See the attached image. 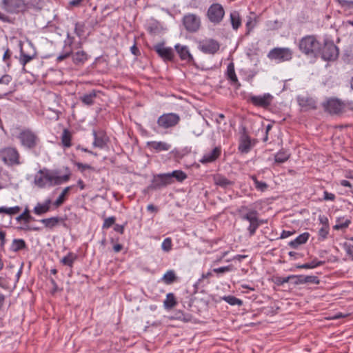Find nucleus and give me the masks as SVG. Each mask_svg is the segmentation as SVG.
<instances>
[{
  "label": "nucleus",
  "mask_w": 353,
  "mask_h": 353,
  "mask_svg": "<svg viewBox=\"0 0 353 353\" xmlns=\"http://www.w3.org/2000/svg\"><path fill=\"white\" fill-rule=\"evenodd\" d=\"M66 173L63 176H58V171L51 172L48 170H40L39 176L34 177V183L41 188L46 186L58 185L70 180L71 172L68 167L65 168Z\"/></svg>",
  "instance_id": "nucleus-1"
},
{
  "label": "nucleus",
  "mask_w": 353,
  "mask_h": 353,
  "mask_svg": "<svg viewBox=\"0 0 353 353\" xmlns=\"http://www.w3.org/2000/svg\"><path fill=\"white\" fill-rule=\"evenodd\" d=\"M236 213L243 221L250 223L248 231L250 236L255 234L256 231L263 223V221L259 218V212L254 209H250L246 205H241L236 209Z\"/></svg>",
  "instance_id": "nucleus-2"
},
{
  "label": "nucleus",
  "mask_w": 353,
  "mask_h": 353,
  "mask_svg": "<svg viewBox=\"0 0 353 353\" xmlns=\"http://www.w3.org/2000/svg\"><path fill=\"white\" fill-rule=\"evenodd\" d=\"M299 50L307 57L317 58L320 56L321 43L314 35H306L299 42Z\"/></svg>",
  "instance_id": "nucleus-3"
},
{
  "label": "nucleus",
  "mask_w": 353,
  "mask_h": 353,
  "mask_svg": "<svg viewBox=\"0 0 353 353\" xmlns=\"http://www.w3.org/2000/svg\"><path fill=\"white\" fill-rule=\"evenodd\" d=\"M17 138L23 148L31 151L35 150L41 143L37 134L30 128L22 129Z\"/></svg>",
  "instance_id": "nucleus-4"
},
{
  "label": "nucleus",
  "mask_w": 353,
  "mask_h": 353,
  "mask_svg": "<svg viewBox=\"0 0 353 353\" xmlns=\"http://www.w3.org/2000/svg\"><path fill=\"white\" fill-rule=\"evenodd\" d=\"M241 95L246 101L255 107L268 109L272 103L274 97L270 93L254 95L253 94H246L242 92Z\"/></svg>",
  "instance_id": "nucleus-5"
},
{
  "label": "nucleus",
  "mask_w": 353,
  "mask_h": 353,
  "mask_svg": "<svg viewBox=\"0 0 353 353\" xmlns=\"http://www.w3.org/2000/svg\"><path fill=\"white\" fill-rule=\"evenodd\" d=\"M339 54V50L333 41L325 39L323 46L321 48V57L325 61H334L338 58Z\"/></svg>",
  "instance_id": "nucleus-6"
},
{
  "label": "nucleus",
  "mask_w": 353,
  "mask_h": 353,
  "mask_svg": "<svg viewBox=\"0 0 353 353\" xmlns=\"http://www.w3.org/2000/svg\"><path fill=\"white\" fill-rule=\"evenodd\" d=\"M225 16V10L222 5L214 3L208 8L206 17L209 21L214 25L220 24Z\"/></svg>",
  "instance_id": "nucleus-7"
},
{
  "label": "nucleus",
  "mask_w": 353,
  "mask_h": 353,
  "mask_svg": "<svg viewBox=\"0 0 353 353\" xmlns=\"http://www.w3.org/2000/svg\"><path fill=\"white\" fill-rule=\"evenodd\" d=\"M325 111L330 114L339 115L345 112V103L336 97H330L323 103Z\"/></svg>",
  "instance_id": "nucleus-8"
},
{
  "label": "nucleus",
  "mask_w": 353,
  "mask_h": 353,
  "mask_svg": "<svg viewBox=\"0 0 353 353\" xmlns=\"http://www.w3.org/2000/svg\"><path fill=\"white\" fill-rule=\"evenodd\" d=\"M183 24L185 29L191 33L196 32L201 28V18L192 13H188L183 17Z\"/></svg>",
  "instance_id": "nucleus-9"
},
{
  "label": "nucleus",
  "mask_w": 353,
  "mask_h": 353,
  "mask_svg": "<svg viewBox=\"0 0 353 353\" xmlns=\"http://www.w3.org/2000/svg\"><path fill=\"white\" fill-rule=\"evenodd\" d=\"M268 57L279 62L288 61L292 59V51L288 48H274L268 52Z\"/></svg>",
  "instance_id": "nucleus-10"
},
{
  "label": "nucleus",
  "mask_w": 353,
  "mask_h": 353,
  "mask_svg": "<svg viewBox=\"0 0 353 353\" xmlns=\"http://www.w3.org/2000/svg\"><path fill=\"white\" fill-rule=\"evenodd\" d=\"M180 119L178 114L165 113L158 118L157 124L163 129H168L176 126L179 123Z\"/></svg>",
  "instance_id": "nucleus-11"
},
{
  "label": "nucleus",
  "mask_w": 353,
  "mask_h": 353,
  "mask_svg": "<svg viewBox=\"0 0 353 353\" xmlns=\"http://www.w3.org/2000/svg\"><path fill=\"white\" fill-rule=\"evenodd\" d=\"M2 160L10 166L19 165V153L14 148H6L1 151Z\"/></svg>",
  "instance_id": "nucleus-12"
},
{
  "label": "nucleus",
  "mask_w": 353,
  "mask_h": 353,
  "mask_svg": "<svg viewBox=\"0 0 353 353\" xmlns=\"http://www.w3.org/2000/svg\"><path fill=\"white\" fill-rule=\"evenodd\" d=\"M1 8L8 13L17 14L26 10V4L24 0H3Z\"/></svg>",
  "instance_id": "nucleus-13"
},
{
  "label": "nucleus",
  "mask_w": 353,
  "mask_h": 353,
  "mask_svg": "<svg viewBox=\"0 0 353 353\" xmlns=\"http://www.w3.org/2000/svg\"><path fill=\"white\" fill-rule=\"evenodd\" d=\"M198 48L205 54H214L219 51L220 43L214 39H205L199 42Z\"/></svg>",
  "instance_id": "nucleus-14"
},
{
  "label": "nucleus",
  "mask_w": 353,
  "mask_h": 353,
  "mask_svg": "<svg viewBox=\"0 0 353 353\" xmlns=\"http://www.w3.org/2000/svg\"><path fill=\"white\" fill-rule=\"evenodd\" d=\"M169 177L167 173L154 174L148 189L157 190L170 185Z\"/></svg>",
  "instance_id": "nucleus-15"
},
{
  "label": "nucleus",
  "mask_w": 353,
  "mask_h": 353,
  "mask_svg": "<svg viewBox=\"0 0 353 353\" xmlns=\"http://www.w3.org/2000/svg\"><path fill=\"white\" fill-rule=\"evenodd\" d=\"M154 50L165 61H173L174 52L170 47H165L164 43H159L154 46Z\"/></svg>",
  "instance_id": "nucleus-16"
},
{
  "label": "nucleus",
  "mask_w": 353,
  "mask_h": 353,
  "mask_svg": "<svg viewBox=\"0 0 353 353\" xmlns=\"http://www.w3.org/2000/svg\"><path fill=\"white\" fill-rule=\"evenodd\" d=\"M74 43V37L68 32L67 37L64 41V50L57 57V63H60L68 59L72 54V46Z\"/></svg>",
  "instance_id": "nucleus-17"
},
{
  "label": "nucleus",
  "mask_w": 353,
  "mask_h": 353,
  "mask_svg": "<svg viewBox=\"0 0 353 353\" xmlns=\"http://www.w3.org/2000/svg\"><path fill=\"white\" fill-rule=\"evenodd\" d=\"M299 105L303 111L316 110V101L307 95H299L296 98Z\"/></svg>",
  "instance_id": "nucleus-18"
},
{
  "label": "nucleus",
  "mask_w": 353,
  "mask_h": 353,
  "mask_svg": "<svg viewBox=\"0 0 353 353\" xmlns=\"http://www.w3.org/2000/svg\"><path fill=\"white\" fill-rule=\"evenodd\" d=\"M221 154V146L215 147L210 152L205 154L199 161L202 164L212 163L219 158Z\"/></svg>",
  "instance_id": "nucleus-19"
},
{
  "label": "nucleus",
  "mask_w": 353,
  "mask_h": 353,
  "mask_svg": "<svg viewBox=\"0 0 353 353\" xmlns=\"http://www.w3.org/2000/svg\"><path fill=\"white\" fill-rule=\"evenodd\" d=\"M25 217V225L20 227L19 229L25 231H39L41 228L37 226H30L29 223L31 221H34L35 219L30 215V211L28 207H26L22 212Z\"/></svg>",
  "instance_id": "nucleus-20"
},
{
  "label": "nucleus",
  "mask_w": 353,
  "mask_h": 353,
  "mask_svg": "<svg viewBox=\"0 0 353 353\" xmlns=\"http://www.w3.org/2000/svg\"><path fill=\"white\" fill-rule=\"evenodd\" d=\"M92 134L94 137L93 145L97 148H103L108 141L105 133L103 130L96 131L94 130Z\"/></svg>",
  "instance_id": "nucleus-21"
},
{
  "label": "nucleus",
  "mask_w": 353,
  "mask_h": 353,
  "mask_svg": "<svg viewBox=\"0 0 353 353\" xmlns=\"http://www.w3.org/2000/svg\"><path fill=\"white\" fill-rule=\"evenodd\" d=\"M174 48L182 61H185L187 63H191L194 61V58L190 54L188 46L176 44Z\"/></svg>",
  "instance_id": "nucleus-22"
},
{
  "label": "nucleus",
  "mask_w": 353,
  "mask_h": 353,
  "mask_svg": "<svg viewBox=\"0 0 353 353\" xmlns=\"http://www.w3.org/2000/svg\"><path fill=\"white\" fill-rule=\"evenodd\" d=\"M70 57H72L73 63L77 66L83 65L90 58L87 52L83 50H79L74 53L72 52Z\"/></svg>",
  "instance_id": "nucleus-23"
},
{
  "label": "nucleus",
  "mask_w": 353,
  "mask_h": 353,
  "mask_svg": "<svg viewBox=\"0 0 353 353\" xmlns=\"http://www.w3.org/2000/svg\"><path fill=\"white\" fill-rule=\"evenodd\" d=\"M65 219L60 216H52L50 218L41 219L39 221L42 223L45 228L48 229H53L56 227L59 223H63V225H65L64 222Z\"/></svg>",
  "instance_id": "nucleus-24"
},
{
  "label": "nucleus",
  "mask_w": 353,
  "mask_h": 353,
  "mask_svg": "<svg viewBox=\"0 0 353 353\" xmlns=\"http://www.w3.org/2000/svg\"><path fill=\"white\" fill-rule=\"evenodd\" d=\"M52 201L50 199H47L45 201L41 203H37L33 209V212L39 216L43 215L50 210V205Z\"/></svg>",
  "instance_id": "nucleus-25"
},
{
  "label": "nucleus",
  "mask_w": 353,
  "mask_h": 353,
  "mask_svg": "<svg viewBox=\"0 0 353 353\" xmlns=\"http://www.w3.org/2000/svg\"><path fill=\"white\" fill-rule=\"evenodd\" d=\"M310 234L309 232H303L299 235L295 239L290 241L288 245L293 249H296L299 246L305 244L309 239Z\"/></svg>",
  "instance_id": "nucleus-26"
},
{
  "label": "nucleus",
  "mask_w": 353,
  "mask_h": 353,
  "mask_svg": "<svg viewBox=\"0 0 353 353\" xmlns=\"http://www.w3.org/2000/svg\"><path fill=\"white\" fill-rule=\"evenodd\" d=\"M239 151L243 154H247L251 149V141L250 137L244 134L241 136L238 147Z\"/></svg>",
  "instance_id": "nucleus-27"
},
{
  "label": "nucleus",
  "mask_w": 353,
  "mask_h": 353,
  "mask_svg": "<svg viewBox=\"0 0 353 353\" xmlns=\"http://www.w3.org/2000/svg\"><path fill=\"white\" fill-rule=\"evenodd\" d=\"M227 79L230 81L232 85L234 86H240L241 84L239 83L237 77L236 76L235 70H234V64L233 62H230L227 67L226 71Z\"/></svg>",
  "instance_id": "nucleus-28"
},
{
  "label": "nucleus",
  "mask_w": 353,
  "mask_h": 353,
  "mask_svg": "<svg viewBox=\"0 0 353 353\" xmlns=\"http://www.w3.org/2000/svg\"><path fill=\"white\" fill-rule=\"evenodd\" d=\"M147 144L150 149H153L157 152L168 151L171 148L170 144L163 141H149Z\"/></svg>",
  "instance_id": "nucleus-29"
},
{
  "label": "nucleus",
  "mask_w": 353,
  "mask_h": 353,
  "mask_svg": "<svg viewBox=\"0 0 353 353\" xmlns=\"http://www.w3.org/2000/svg\"><path fill=\"white\" fill-rule=\"evenodd\" d=\"M169 177L170 183L172 184L176 180L178 182H182L187 178V174L181 170H176L172 172L167 173Z\"/></svg>",
  "instance_id": "nucleus-30"
},
{
  "label": "nucleus",
  "mask_w": 353,
  "mask_h": 353,
  "mask_svg": "<svg viewBox=\"0 0 353 353\" xmlns=\"http://www.w3.org/2000/svg\"><path fill=\"white\" fill-rule=\"evenodd\" d=\"M230 20L234 30H237L241 27L242 20L238 11L234 10L230 12Z\"/></svg>",
  "instance_id": "nucleus-31"
},
{
  "label": "nucleus",
  "mask_w": 353,
  "mask_h": 353,
  "mask_svg": "<svg viewBox=\"0 0 353 353\" xmlns=\"http://www.w3.org/2000/svg\"><path fill=\"white\" fill-rule=\"evenodd\" d=\"M291 154L288 150L281 148L274 155V161L277 163H283L286 162L290 157Z\"/></svg>",
  "instance_id": "nucleus-32"
},
{
  "label": "nucleus",
  "mask_w": 353,
  "mask_h": 353,
  "mask_svg": "<svg viewBox=\"0 0 353 353\" xmlns=\"http://www.w3.org/2000/svg\"><path fill=\"white\" fill-rule=\"evenodd\" d=\"M72 134L70 130L64 128L61 137V144L63 148H68L72 146Z\"/></svg>",
  "instance_id": "nucleus-33"
},
{
  "label": "nucleus",
  "mask_w": 353,
  "mask_h": 353,
  "mask_svg": "<svg viewBox=\"0 0 353 353\" xmlns=\"http://www.w3.org/2000/svg\"><path fill=\"white\" fill-rule=\"evenodd\" d=\"M320 283V280L316 276L314 275H299V285L303 284H316Z\"/></svg>",
  "instance_id": "nucleus-34"
},
{
  "label": "nucleus",
  "mask_w": 353,
  "mask_h": 353,
  "mask_svg": "<svg viewBox=\"0 0 353 353\" xmlns=\"http://www.w3.org/2000/svg\"><path fill=\"white\" fill-rule=\"evenodd\" d=\"M98 92H101L98 90ZM97 92L95 90H92L88 94H85L79 97L80 101L85 105H91L94 103V99L97 97Z\"/></svg>",
  "instance_id": "nucleus-35"
},
{
  "label": "nucleus",
  "mask_w": 353,
  "mask_h": 353,
  "mask_svg": "<svg viewBox=\"0 0 353 353\" xmlns=\"http://www.w3.org/2000/svg\"><path fill=\"white\" fill-rule=\"evenodd\" d=\"M37 55V53L35 51H33L32 53H26L24 50H23V48L21 47L20 49V59L19 61L20 63L25 66L28 63H29L30 61H32Z\"/></svg>",
  "instance_id": "nucleus-36"
},
{
  "label": "nucleus",
  "mask_w": 353,
  "mask_h": 353,
  "mask_svg": "<svg viewBox=\"0 0 353 353\" xmlns=\"http://www.w3.org/2000/svg\"><path fill=\"white\" fill-rule=\"evenodd\" d=\"M177 305V301L174 294L172 292L167 294L163 301V306L166 310H170Z\"/></svg>",
  "instance_id": "nucleus-37"
},
{
  "label": "nucleus",
  "mask_w": 353,
  "mask_h": 353,
  "mask_svg": "<svg viewBox=\"0 0 353 353\" xmlns=\"http://www.w3.org/2000/svg\"><path fill=\"white\" fill-rule=\"evenodd\" d=\"M324 264L325 261H319L317 259H314L310 263H305L301 265H298L296 266V268L298 269H313L319 266H321Z\"/></svg>",
  "instance_id": "nucleus-38"
},
{
  "label": "nucleus",
  "mask_w": 353,
  "mask_h": 353,
  "mask_svg": "<svg viewBox=\"0 0 353 353\" xmlns=\"http://www.w3.org/2000/svg\"><path fill=\"white\" fill-rule=\"evenodd\" d=\"M161 281L166 285H171L177 281V276L174 270H168L164 274Z\"/></svg>",
  "instance_id": "nucleus-39"
},
{
  "label": "nucleus",
  "mask_w": 353,
  "mask_h": 353,
  "mask_svg": "<svg viewBox=\"0 0 353 353\" xmlns=\"http://www.w3.org/2000/svg\"><path fill=\"white\" fill-rule=\"evenodd\" d=\"M27 247L26 241L22 239H14L10 246V250L14 252L26 249Z\"/></svg>",
  "instance_id": "nucleus-40"
},
{
  "label": "nucleus",
  "mask_w": 353,
  "mask_h": 353,
  "mask_svg": "<svg viewBox=\"0 0 353 353\" xmlns=\"http://www.w3.org/2000/svg\"><path fill=\"white\" fill-rule=\"evenodd\" d=\"M77 258H78L77 254H76L72 252H70L68 253V254L66 256H65L61 260V263L63 265H67L72 268L73 267V264H74V261L77 259Z\"/></svg>",
  "instance_id": "nucleus-41"
},
{
  "label": "nucleus",
  "mask_w": 353,
  "mask_h": 353,
  "mask_svg": "<svg viewBox=\"0 0 353 353\" xmlns=\"http://www.w3.org/2000/svg\"><path fill=\"white\" fill-rule=\"evenodd\" d=\"M72 187L73 185L68 186L63 190L61 194L53 203L55 208H59L65 201L66 196L68 194L69 191L72 188Z\"/></svg>",
  "instance_id": "nucleus-42"
},
{
  "label": "nucleus",
  "mask_w": 353,
  "mask_h": 353,
  "mask_svg": "<svg viewBox=\"0 0 353 353\" xmlns=\"http://www.w3.org/2000/svg\"><path fill=\"white\" fill-rule=\"evenodd\" d=\"M351 223V221L349 219L344 217H339L336 219V223L333 226L334 230H344L349 227Z\"/></svg>",
  "instance_id": "nucleus-43"
},
{
  "label": "nucleus",
  "mask_w": 353,
  "mask_h": 353,
  "mask_svg": "<svg viewBox=\"0 0 353 353\" xmlns=\"http://www.w3.org/2000/svg\"><path fill=\"white\" fill-rule=\"evenodd\" d=\"M21 210V208L19 205L14 207L8 208L6 206L0 207V214L4 213L10 216H13L19 213Z\"/></svg>",
  "instance_id": "nucleus-44"
},
{
  "label": "nucleus",
  "mask_w": 353,
  "mask_h": 353,
  "mask_svg": "<svg viewBox=\"0 0 353 353\" xmlns=\"http://www.w3.org/2000/svg\"><path fill=\"white\" fill-rule=\"evenodd\" d=\"M222 300L225 301L226 303L230 304V305H239L241 306L243 304V302L241 299L236 298L232 295L223 296L221 298Z\"/></svg>",
  "instance_id": "nucleus-45"
},
{
  "label": "nucleus",
  "mask_w": 353,
  "mask_h": 353,
  "mask_svg": "<svg viewBox=\"0 0 353 353\" xmlns=\"http://www.w3.org/2000/svg\"><path fill=\"white\" fill-rule=\"evenodd\" d=\"M250 179L253 181L254 187L258 191L265 192L268 190V185L265 182L259 181L255 175H251Z\"/></svg>",
  "instance_id": "nucleus-46"
},
{
  "label": "nucleus",
  "mask_w": 353,
  "mask_h": 353,
  "mask_svg": "<svg viewBox=\"0 0 353 353\" xmlns=\"http://www.w3.org/2000/svg\"><path fill=\"white\" fill-rule=\"evenodd\" d=\"M215 184L223 188H227L228 187L232 185L234 182L230 181L225 176H219L215 179Z\"/></svg>",
  "instance_id": "nucleus-47"
},
{
  "label": "nucleus",
  "mask_w": 353,
  "mask_h": 353,
  "mask_svg": "<svg viewBox=\"0 0 353 353\" xmlns=\"http://www.w3.org/2000/svg\"><path fill=\"white\" fill-rule=\"evenodd\" d=\"M257 24V19L256 17L252 18V17H247V21L245 23L246 32L245 35L248 36L250 34L252 30L255 28Z\"/></svg>",
  "instance_id": "nucleus-48"
},
{
  "label": "nucleus",
  "mask_w": 353,
  "mask_h": 353,
  "mask_svg": "<svg viewBox=\"0 0 353 353\" xmlns=\"http://www.w3.org/2000/svg\"><path fill=\"white\" fill-rule=\"evenodd\" d=\"M330 231V225L329 224H324V225H322L321 228L319 229L318 232V239L319 241H324L327 238V235L329 234Z\"/></svg>",
  "instance_id": "nucleus-49"
},
{
  "label": "nucleus",
  "mask_w": 353,
  "mask_h": 353,
  "mask_svg": "<svg viewBox=\"0 0 353 353\" xmlns=\"http://www.w3.org/2000/svg\"><path fill=\"white\" fill-rule=\"evenodd\" d=\"M74 164L77 167L78 170L82 174H83V175H85V172L87 170H90L92 172H95L96 171V170H95V168L94 167H92L90 165L87 164V163H83L74 161Z\"/></svg>",
  "instance_id": "nucleus-50"
},
{
  "label": "nucleus",
  "mask_w": 353,
  "mask_h": 353,
  "mask_svg": "<svg viewBox=\"0 0 353 353\" xmlns=\"http://www.w3.org/2000/svg\"><path fill=\"white\" fill-rule=\"evenodd\" d=\"M177 319L184 322H191L193 316L192 314L188 313H184L183 312H179L177 314Z\"/></svg>",
  "instance_id": "nucleus-51"
},
{
  "label": "nucleus",
  "mask_w": 353,
  "mask_h": 353,
  "mask_svg": "<svg viewBox=\"0 0 353 353\" xmlns=\"http://www.w3.org/2000/svg\"><path fill=\"white\" fill-rule=\"evenodd\" d=\"M115 216H110L108 218H105L102 225V229L105 230L110 228L111 226L115 224Z\"/></svg>",
  "instance_id": "nucleus-52"
},
{
  "label": "nucleus",
  "mask_w": 353,
  "mask_h": 353,
  "mask_svg": "<svg viewBox=\"0 0 353 353\" xmlns=\"http://www.w3.org/2000/svg\"><path fill=\"white\" fill-rule=\"evenodd\" d=\"M232 269H233V266L232 265H227V266L214 268L212 270V271L219 275V274H223L226 272H230L232 270Z\"/></svg>",
  "instance_id": "nucleus-53"
},
{
  "label": "nucleus",
  "mask_w": 353,
  "mask_h": 353,
  "mask_svg": "<svg viewBox=\"0 0 353 353\" xmlns=\"http://www.w3.org/2000/svg\"><path fill=\"white\" fill-rule=\"evenodd\" d=\"M85 25L79 22L75 23L74 33L81 38L84 34Z\"/></svg>",
  "instance_id": "nucleus-54"
},
{
  "label": "nucleus",
  "mask_w": 353,
  "mask_h": 353,
  "mask_svg": "<svg viewBox=\"0 0 353 353\" xmlns=\"http://www.w3.org/2000/svg\"><path fill=\"white\" fill-rule=\"evenodd\" d=\"M172 239L170 237L165 238L161 244V248L165 252H169L172 250Z\"/></svg>",
  "instance_id": "nucleus-55"
},
{
  "label": "nucleus",
  "mask_w": 353,
  "mask_h": 353,
  "mask_svg": "<svg viewBox=\"0 0 353 353\" xmlns=\"http://www.w3.org/2000/svg\"><path fill=\"white\" fill-rule=\"evenodd\" d=\"M339 3L343 8L353 9V1L339 0Z\"/></svg>",
  "instance_id": "nucleus-56"
},
{
  "label": "nucleus",
  "mask_w": 353,
  "mask_h": 353,
  "mask_svg": "<svg viewBox=\"0 0 353 353\" xmlns=\"http://www.w3.org/2000/svg\"><path fill=\"white\" fill-rule=\"evenodd\" d=\"M344 248L347 254L353 259V244L350 243H345Z\"/></svg>",
  "instance_id": "nucleus-57"
},
{
  "label": "nucleus",
  "mask_w": 353,
  "mask_h": 353,
  "mask_svg": "<svg viewBox=\"0 0 353 353\" xmlns=\"http://www.w3.org/2000/svg\"><path fill=\"white\" fill-rule=\"evenodd\" d=\"M335 199H336V196L334 194L328 192L327 191H324L323 200L334 201L335 200Z\"/></svg>",
  "instance_id": "nucleus-58"
},
{
  "label": "nucleus",
  "mask_w": 353,
  "mask_h": 353,
  "mask_svg": "<svg viewBox=\"0 0 353 353\" xmlns=\"http://www.w3.org/2000/svg\"><path fill=\"white\" fill-rule=\"evenodd\" d=\"M12 81V77L8 74H5L0 78V84L8 85Z\"/></svg>",
  "instance_id": "nucleus-59"
},
{
  "label": "nucleus",
  "mask_w": 353,
  "mask_h": 353,
  "mask_svg": "<svg viewBox=\"0 0 353 353\" xmlns=\"http://www.w3.org/2000/svg\"><path fill=\"white\" fill-rule=\"evenodd\" d=\"M272 281L277 286H282L284 285L282 276H274L272 279Z\"/></svg>",
  "instance_id": "nucleus-60"
},
{
  "label": "nucleus",
  "mask_w": 353,
  "mask_h": 353,
  "mask_svg": "<svg viewBox=\"0 0 353 353\" xmlns=\"http://www.w3.org/2000/svg\"><path fill=\"white\" fill-rule=\"evenodd\" d=\"M6 232H4L3 230H0V241H1L0 247L1 249H3L5 244L6 243Z\"/></svg>",
  "instance_id": "nucleus-61"
},
{
  "label": "nucleus",
  "mask_w": 353,
  "mask_h": 353,
  "mask_svg": "<svg viewBox=\"0 0 353 353\" xmlns=\"http://www.w3.org/2000/svg\"><path fill=\"white\" fill-rule=\"evenodd\" d=\"M0 287L4 290L9 289V283L6 278L0 276Z\"/></svg>",
  "instance_id": "nucleus-62"
},
{
  "label": "nucleus",
  "mask_w": 353,
  "mask_h": 353,
  "mask_svg": "<svg viewBox=\"0 0 353 353\" xmlns=\"http://www.w3.org/2000/svg\"><path fill=\"white\" fill-rule=\"evenodd\" d=\"M296 232L294 230L293 231H288V230H283L280 239H285L288 238L292 235H293Z\"/></svg>",
  "instance_id": "nucleus-63"
},
{
  "label": "nucleus",
  "mask_w": 353,
  "mask_h": 353,
  "mask_svg": "<svg viewBox=\"0 0 353 353\" xmlns=\"http://www.w3.org/2000/svg\"><path fill=\"white\" fill-rule=\"evenodd\" d=\"M124 228H125V225H119V224L114 225V230L117 232L120 233L121 234H123L124 233Z\"/></svg>",
  "instance_id": "nucleus-64"
}]
</instances>
